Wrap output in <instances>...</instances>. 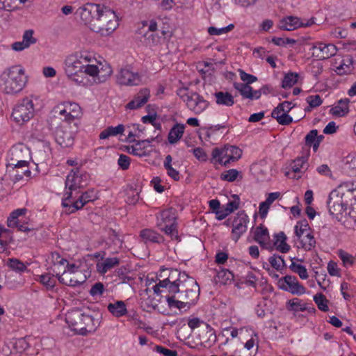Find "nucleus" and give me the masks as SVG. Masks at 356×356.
Instances as JSON below:
<instances>
[{
	"mask_svg": "<svg viewBox=\"0 0 356 356\" xmlns=\"http://www.w3.org/2000/svg\"><path fill=\"white\" fill-rule=\"evenodd\" d=\"M188 325L192 330H194L200 326H204L207 330V333L209 334V341H212L215 342L216 341V334L213 329L207 323L200 320L198 318H193L192 319L188 320Z\"/></svg>",
	"mask_w": 356,
	"mask_h": 356,
	"instance_id": "23",
	"label": "nucleus"
},
{
	"mask_svg": "<svg viewBox=\"0 0 356 356\" xmlns=\"http://www.w3.org/2000/svg\"><path fill=\"white\" fill-rule=\"evenodd\" d=\"M275 241L274 242V245L276 246V250L280 251L282 253L288 252L291 247L286 243L287 237L284 232H280L274 236Z\"/></svg>",
	"mask_w": 356,
	"mask_h": 356,
	"instance_id": "30",
	"label": "nucleus"
},
{
	"mask_svg": "<svg viewBox=\"0 0 356 356\" xmlns=\"http://www.w3.org/2000/svg\"><path fill=\"white\" fill-rule=\"evenodd\" d=\"M102 8H104L103 5L87 3L76 10V15L92 30V24L95 23V20L97 19Z\"/></svg>",
	"mask_w": 356,
	"mask_h": 356,
	"instance_id": "12",
	"label": "nucleus"
},
{
	"mask_svg": "<svg viewBox=\"0 0 356 356\" xmlns=\"http://www.w3.org/2000/svg\"><path fill=\"white\" fill-rule=\"evenodd\" d=\"M185 125L184 124L177 123L169 131L168 136V142L170 144L177 143L183 136L184 133Z\"/></svg>",
	"mask_w": 356,
	"mask_h": 356,
	"instance_id": "26",
	"label": "nucleus"
},
{
	"mask_svg": "<svg viewBox=\"0 0 356 356\" xmlns=\"http://www.w3.org/2000/svg\"><path fill=\"white\" fill-rule=\"evenodd\" d=\"M118 163L121 169L127 170L130 165V158L125 154H120Z\"/></svg>",
	"mask_w": 356,
	"mask_h": 356,
	"instance_id": "63",
	"label": "nucleus"
},
{
	"mask_svg": "<svg viewBox=\"0 0 356 356\" xmlns=\"http://www.w3.org/2000/svg\"><path fill=\"white\" fill-rule=\"evenodd\" d=\"M216 103L218 105L232 106L234 104V97L228 92H216L214 93Z\"/></svg>",
	"mask_w": 356,
	"mask_h": 356,
	"instance_id": "32",
	"label": "nucleus"
},
{
	"mask_svg": "<svg viewBox=\"0 0 356 356\" xmlns=\"http://www.w3.org/2000/svg\"><path fill=\"white\" fill-rule=\"evenodd\" d=\"M27 212L26 208H20L13 211L7 219V226L10 228H17L19 231L28 232L33 231V227H29L26 219L22 220L19 217H24Z\"/></svg>",
	"mask_w": 356,
	"mask_h": 356,
	"instance_id": "14",
	"label": "nucleus"
},
{
	"mask_svg": "<svg viewBox=\"0 0 356 356\" xmlns=\"http://www.w3.org/2000/svg\"><path fill=\"white\" fill-rule=\"evenodd\" d=\"M77 131L78 122L73 124L62 122L55 129V140L63 148L70 147L74 145V137Z\"/></svg>",
	"mask_w": 356,
	"mask_h": 356,
	"instance_id": "7",
	"label": "nucleus"
},
{
	"mask_svg": "<svg viewBox=\"0 0 356 356\" xmlns=\"http://www.w3.org/2000/svg\"><path fill=\"white\" fill-rule=\"evenodd\" d=\"M34 104L30 97H25L15 106L12 113L13 120L19 125L29 122L34 116Z\"/></svg>",
	"mask_w": 356,
	"mask_h": 356,
	"instance_id": "10",
	"label": "nucleus"
},
{
	"mask_svg": "<svg viewBox=\"0 0 356 356\" xmlns=\"http://www.w3.org/2000/svg\"><path fill=\"white\" fill-rule=\"evenodd\" d=\"M107 309L113 316L118 318L123 316L127 313V306L122 300H117L109 303Z\"/></svg>",
	"mask_w": 356,
	"mask_h": 356,
	"instance_id": "25",
	"label": "nucleus"
},
{
	"mask_svg": "<svg viewBox=\"0 0 356 356\" xmlns=\"http://www.w3.org/2000/svg\"><path fill=\"white\" fill-rule=\"evenodd\" d=\"M233 86L237 91L239 92L243 98H250L252 87H251L250 85L235 82L234 83Z\"/></svg>",
	"mask_w": 356,
	"mask_h": 356,
	"instance_id": "44",
	"label": "nucleus"
},
{
	"mask_svg": "<svg viewBox=\"0 0 356 356\" xmlns=\"http://www.w3.org/2000/svg\"><path fill=\"white\" fill-rule=\"evenodd\" d=\"M314 301L317 305L318 308L322 312H327L329 310V307L327 305L328 300L326 299L325 296L321 293H317L314 296Z\"/></svg>",
	"mask_w": 356,
	"mask_h": 356,
	"instance_id": "48",
	"label": "nucleus"
},
{
	"mask_svg": "<svg viewBox=\"0 0 356 356\" xmlns=\"http://www.w3.org/2000/svg\"><path fill=\"white\" fill-rule=\"evenodd\" d=\"M271 116L275 118L277 122L282 125H289L293 122V118L287 113L282 111L281 110L275 108L272 113Z\"/></svg>",
	"mask_w": 356,
	"mask_h": 356,
	"instance_id": "33",
	"label": "nucleus"
},
{
	"mask_svg": "<svg viewBox=\"0 0 356 356\" xmlns=\"http://www.w3.org/2000/svg\"><path fill=\"white\" fill-rule=\"evenodd\" d=\"M112 74V70L110 65H102L101 69L98 68V83L105 82Z\"/></svg>",
	"mask_w": 356,
	"mask_h": 356,
	"instance_id": "50",
	"label": "nucleus"
},
{
	"mask_svg": "<svg viewBox=\"0 0 356 356\" xmlns=\"http://www.w3.org/2000/svg\"><path fill=\"white\" fill-rule=\"evenodd\" d=\"M150 97V91L148 88L141 89L127 105L126 108L134 110L141 108L149 100Z\"/></svg>",
	"mask_w": 356,
	"mask_h": 356,
	"instance_id": "20",
	"label": "nucleus"
},
{
	"mask_svg": "<svg viewBox=\"0 0 356 356\" xmlns=\"http://www.w3.org/2000/svg\"><path fill=\"white\" fill-rule=\"evenodd\" d=\"M65 274H61L59 273L56 274V277L58 278L60 283L69 286H77L81 284H82L86 280V276H83L80 280L74 279V278H67L65 277Z\"/></svg>",
	"mask_w": 356,
	"mask_h": 356,
	"instance_id": "38",
	"label": "nucleus"
},
{
	"mask_svg": "<svg viewBox=\"0 0 356 356\" xmlns=\"http://www.w3.org/2000/svg\"><path fill=\"white\" fill-rule=\"evenodd\" d=\"M64 64V70L67 76H72L75 73L83 74L84 63L79 58L78 54L67 56Z\"/></svg>",
	"mask_w": 356,
	"mask_h": 356,
	"instance_id": "18",
	"label": "nucleus"
},
{
	"mask_svg": "<svg viewBox=\"0 0 356 356\" xmlns=\"http://www.w3.org/2000/svg\"><path fill=\"white\" fill-rule=\"evenodd\" d=\"M270 266L277 270H280L286 267L285 261L282 256L274 254L268 259Z\"/></svg>",
	"mask_w": 356,
	"mask_h": 356,
	"instance_id": "45",
	"label": "nucleus"
},
{
	"mask_svg": "<svg viewBox=\"0 0 356 356\" xmlns=\"http://www.w3.org/2000/svg\"><path fill=\"white\" fill-rule=\"evenodd\" d=\"M177 94L186 103L187 107L196 115L202 113L209 105V102L197 92H188L187 88H179Z\"/></svg>",
	"mask_w": 356,
	"mask_h": 356,
	"instance_id": "8",
	"label": "nucleus"
},
{
	"mask_svg": "<svg viewBox=\"0 0 356 356\" xmlns=\"http://www.w3.org/2000/svg\"><path fill=\"white\" fill-rule=\"evenodd\" d=\"M238 72H239L241 79L243 82H245V83H243L244 84L250 85V84L255 82L256 81H257V76L252 75L250 74L246 73L243 70H241V69L238 70Z\"/></svg>",
	"mask_w": 356,
	"mask_h": 356,
	"instance_id": "59",
	"label": "nucleus"
},
{
	"mask_svg": "<svg viewBox=\"0 0 356 356\" xmlns=\"http://www.w3.org/2000/svg\"><path fill=\"white\" fill-rule=\"evenodd\" d=\"M37 280L45 286L47 290H51L56 286V280L54 278V275L48 273L39 275Z\"/></svg>",
	"mask_w": 356,
	"mask_h": 356,
	"instance_id": "41",
	"label": "nucleus"
},
{
	"mask_svg": "<svg viewBox=\"0 0 356 356\" xmlns=\"http://www.w3.org/2000/svg\"><path fill=\"white\" fill-rule=\"evenodd\" d=\"M238 175V171L236 169H230L223 172L220 175V179L223 181L232 182L235 181Z\"/></svg>",
	"mask_w": 356,
	"mask_h": 356,
	"instance_id": "54",
	"label": "nucleus"
},
{
	"mask_svg": "<svg viewBox=\"0 0 356 356\" xmlns=\"http://www.w3.org/2000/svg\"><path fill=\"white\" fill-rule=\"evenodd\" d=\"M118 26V17L111 8L104 6L97 19L92 24V31L102 36L111 34Z\"/></svg>",
	"mask_w": 356,
	"mask_h": 356,
	"instance_id": "5",
	"label": "nucleus"
},
{
	"mask_svg": "<svg viewBox=\"0 0 356 356\" xmlns=\"http://www.w3.org/2000/svg\"><path fill=\"white\" fill-rule=\"evenodd\" d=\"M312 49L314 50L312 56L318 60H324L334 56L337 53V47L332 44L317 42L313 44Z\"/></svg>",
	"mask_w": 356,
	"mask_h": 356,
	"instance_id": "17",
	"label": "nucleus"
},
{
	"mask_svg": "<svg viewBox=\"0 0 356 356\" xmlns=\"http://www.w3.org/2000/svg\"><path fill=\"white\" fill-rule=\"evenodd\" d=\"M298 77L299 74L296 72H289L286 74L282 81V88H291L298 82Z\"/></svg>",
	"mask_w": 356,
	"mask_h": 356,
	"instance_id": "42",
	"label": "nucleus"
},
{
	"mask_svg": "<svg viewBox=\"0 0 356 356\" xmlns=\"http://www.w3.org/2000/svg\"><path fill=\"white\" fill-rule=\"evenodd\" d=\"M118 81L120 85L137 86L141 82L138 73H134L129 69H122L118 76Z\"/></svg>",
	"mask_w": 356,
	"mask_h": 356,
	"instance_id": "19",
	"label": "nucleus"
},
{
	"mask_svg": "<svg viewBox=\"0 0 356 356\" xmlns=\"http://www.w3.org/2000/svg\"><path fill=\"white\" fill-rule=\"evenodd\" d=\"M296 236L300 238L304 234L311 232V228L307 220H300L297 222L294 227Z\"/></svg>",
	"mask_w": 356,
	"mask_h": 356,
	"instance_id": "40",
	"label": "nucleus"
},
{
	"mask_svg": "<svg viewBox=\"0 0 356 356\" xmlns=\"http://www.w3.org/2000/svg\"><path fill=\"white\" fill-rule=\"evenodd\" d=\"M154 350L163 356H178L177 350H170L162 346L156 345L154 347Z\"/></svg>",
	"mask_w": 356,
	"mask_h": 356,
	"instance_id": "56",
	"label": "nucleus"
},
{
	"mask_svg": "<svg viewBox=\"0 0 356 356\" xmlns=\"http://www.w3.org/2000/svg\"><path fill=\"white\" fill-rule=\"evenodd\" d=\"M136 141L137 140H136L135 139L129 140L130 143L135 142L136 143ZM142 146L143 145L136 146V144L134 146H131V150L129 149V153H131L135 156H138L139 157L145 156L147 155V154L143 149L144 147H143Z\"/></svg>",
	"mask_w": 356,
	"mask_h": 356,
	"instance_id": "60",
	"label": "nucleus"
},
{
	"mask_svg": "<svg viewBox=\"0 0 356 356\" xmlns=\"http://www.w3.org/2000/svg\"><path fill=\"white\" fill-rule=\"evenodd\" d=\"M144 37L150 45L156 44L159 41V37L154 32H147L145 33Z\"/></svg>",
	"mask_w": 356,
	"mask_h": 356,
	"instance_id": "64",
	"label": "nucleus"
},
{
	"mask_svg": "<svg viewBox=\"0 0 356 356\" xmlns=\"http://www.w3.org/2000/svg\"><path fill=\"white\" fill-rule=\"evenodd\" d=\"M257 280V277L255 276V275L252 272L249 271L245 276H244L241 278V282H236L235 285L238 288H240V286H239L240 284H245L247 286L256 287Z\"/></svg>",
	"mask_w": 356,
	"mask_h": 356,
	"instance_id": "47",
	"label": "nucleus"
},
{
	"mask_svg": "<svg viewBox=\"0 0 356 356\" xmlns=\"http://www.w3.org/2000/svg\"><path fill=\"white\" fill-rule=\"evenodd\" d=\"M26 83L24 70L20 65H13L5 70L0 76V90L6 94L18 93Z\"/></svg>",
	"mask_w": 356,
	"mask_h": 356,
	"instance_id": "3",
	"label": "nucleus"
},
{
	"mask_svg": "<svg viewBox=\"0 0 356 356\" xmlns=\"http://www.w3.org/2000/svg\"><path fill=\"white\" fill-rule=\"evenodd\" d=\"M156 225L172 239L179 240L177 231V211L172 207L163 210L156 215Z\"/></svg>",
	"mask_w": 356,
	"mask_h": 356,
	"instance_id": "6",
	"label": "nucleus"
},
{
	"mask_svg": "<svg viewBox=\"0 0 356 356\" xmlns=\"http://www.w3.org/2000/svg\"><path fill=\"white\" fill-rule=\"evenodd\" d=\"M90 177V175L80 168L72 169L66 177V191H72L76 195H79L80 188L88 184Z\"/></svg>",
	"mask_w": 356,
	"mask_h": 356,
	"instance_id": "9",
	"label": "nucleus"
},
{
	"mask_svg": "<svg viewBox=\"0 0 356 356\" xmlns=\"http://www.w3.org/2000/svg\"><path fill=\"white\" fill-rule=\"evenodd\" d=\"M97 198V193L93 189L85 192L80 191V193L76 196L74 193H72V191H65L62 200V206L65 208L64 212L66 214H72L81 209L87 203L93 202Z\"/></svg>",
	"mask_w": 356,
	"mask_h": 356,
	"instance_id": "4",
	"label": "nucleus"
},
{
	"mask_svg": "<svg viewBox=\"0 0 356 356\" xmlns=\"http://www.w3.org/2000/svg\"><path fill=\"white\" fill-rule=\"evenodd\" d=\"M269 239L268 229L262 225L258 226L254 231V240L259 243L263 248L272 249Z\"/></svg>",
	"mask_w": 356,
	"mask_h": 356,
	"instance_id": "21",
	"label": "nucleus"
},
{
	"mask_svg": "<svg viewBox=\"0 0 356 356\" xmlns=\"http://www.w3.org/2000/svg\"><path fill=\"white\" fill-rule=\"evenodd\" d=\"M308 156H302L296 159L291 163V168L294 172H300L302 169H307Z\"/></svg>",
	"mask_w": 356,
	"mask_h": 356,
	"instance_id": "43",
	"label": "nucleus"
},
{
	"mask_svg": "<svg viewBox=\"0 0 356 356\" xmlns=\"http://www.w3.org/2000/svg\"><path fill=\"white\" fill-rule=\"evenodd\" d=\"M83 74H88L95 78V81H98V67L93 64L83 65Z\"/></svg>",
	"mask_w": 356,
	"mask_h": 356,
	"instance_id": "53",
	"label": "nucleus"
},
{
	"mask_svg": "<svg viewBox=\"0 0 356 356\" xmlns=\"http://www.w3.org/2000/svg\"><path fill=\"white\" fill-rule=\"evenodd\" d=\"M54 112L60 116V119H63V122H68L70 124H73L74 122L72 120L68 119V112L65 103L55 107Z\"/></svg>",
	"mask_w": 356,
	"mask_h": 356,
	"instance_id": "49",
	"label": "nucleus"
},
{
	"mask_svg": "<svg viewBox=\"0 0 356 356\" xmlns=\"http://www.w3.org/2000/svg\"><path fill=\"white\" fill-rule=\"evenodd\" d=\"M66 323L72 331L83 336L94 332L100 325L98 314L93 316L79 309L69 311L65 316Z\"/></svg>",
	"mask_w": 356,
	"mask_h": 356,
	"instance_id": "2",
	"label": "nucleus"
},
{
	"mask_svg": "<svg viewBox=\"0 0 356 356\" xmlns=\"http://www.w3.org/2000/svg\"><path fill=\"white\" fill-rule=\"evenodd\" d=\"M302 25V22L296 17L289 16L287 17L280 22V28L285 31L295 30Z\"/></svg>",
	"mask_w": 356,
	"mask_h": 356,
	"instance_id": "29",
	"label": "nucleus"
},
{
	"mask_svg": "<svg viewBox=\"0 0 356 356\" xmlns=\"http://www.w3.org/2000/svg\"><path fill=\"white\" fill-rule=\"evenodd\" d=\"M140 237L145 244L161 243L164 241L162 235L152 229H143L140 232Z\"/></svg>",
	"mask_w": 356,
	"mask_h": 356,
	"instance_id": "22",
	"label": "nucleus"
},
{
	"mask_svg": "<svg viewBox=\"0 0 356 356\" xmlns=\"http://www.w3.org/2000/svg\"><path fill=\"white\" fill-rule=\"evenodd\" d=\"M33 30L29 29L24 31L22 37V41L29 47L31 44L36 43L37 40L35 38L33 35Z\"/></svg>",
	"mask_w": 356,
	"mask_h": 356,
	"instance_id": "57",
	"label": "nucleus"
},
{
	"mask_svg": "<svg viewBox=\"0 0 356 356\" xmlns=\"http://www.w3.org/2000/svg\"><path fill=\"white\" fill-rule=\"evenodd\" d=\"M300 243V246L305 251H310L313 250L316 244V239L312 232L304 234L300 238H298Z\"/></svg>",
	"mask_w": 356,
	"mask_h": 356,
	"instance_id": "34",
	"label": "nucleus"
},
{
	"mask_svg": "<svg viewBox=\"0 0 356 356\" xmlns=\"http://www.w3.org/2000/svg\"><path fill=\"white\" fill-rule=\"evenodd\" d=\"M317 134L318 130L312 129L305 136V145L308 147H312V143H316L317 139Z\"/></svg>",
	"mask_w": 356,
	"mask_h": 356,
	"instance_id": "62",
	"label": "nucleus"
},
{
	"mask_svg": "<svg viewBox=\"0 0 356 356\" xmlns=\"http://www.w3.org/2000/svg\"><path fill=\"white\" fill-rule=\"evenodd\" d=\"M234 276L232 272L227 269L221 268L217 272L216 281L220 284L226 285L232 283Z\"/></svg>",
	"mask_w": 356,
	"mask_h": 356,
	"instance_id": "35",
	"label": "nucleus"
},
{
	"mask_svg": "<svg viewBox=\"0 0 356 356\" xmlns=\"http://www.w3.org/2000/svg\"><path fill=\"white\" fill-rule=\"evenodd\" d=\"M65 106L68 112V119L72 120L74 122H77L81 115V107L79 104L74 102H65Z\"/></svg>",
	"mask_w": 356,
	"mask_h": 356,
	"instance_id": "37",
	"label": "nucleus"
},
{
	"mask_svg": "<svg viewBox=\"0 0 356 356\" xmlns=\"http://www.w3.org/2000/svg\"><path fill=\"white\" fill-rule=\"evenodd\" d=\"M249 218L244 211H239L232 219V238L236 242L248 229Z\"/></svg>",
	"mask_w": 356,
	"mask_h": 356,
	"instance_id": "15",
	"label": "nucleus"
},
{
	"mask_svg": "<svg viewBox=\"0 0 356 356\" xmlns=\"http://www.w3.org/2000/svg\"><path fill=\"white\" fill-rule=\"evenodd\" d=\"M338 256L346 267L353 266L355 261V259L352 254L342 250H339Z\"/></svg>",
	"mask_w": 356,
	"mask_h": 356,
	"instance_id": "51",
	"label": "nucleus"
},
{
	"mask_svg": "<svg viewBox=\"0 0 356 356\" xmlns=\"http://www.w3.org/2000/svg\"><path fill=\"white\" fill-rule=\"evenodd\" d=\"M306 101L309 104V108L305 109L306 111H309L311 108L319 106L323 102L319 95L308 96Z\"/></svg>",
	"mask_w": 356,
	"mask_h": 356,
	"instance_id": "52",
	"label": "nucleus"
},
{
	"mask_svg": "<svg viewBox=\"0 0 356 356\" xmlns=\"http://www.w3.org/2000/svg\"><path fill=\"white\" fill-rule=\"evenodd\" d=\"M124 131L123 124H118L117 127H108L104 129L99 134L100 139H107L110 136H115L118 134H122Z\"/></svg>",
	"mask_w": 356,
	"mask_h": 356,
	"instance_id": "36",
	"label": "nucleus"
},
{
	"mask_svg": "<svg viewBox=\"0 0 356 356\" xmlns=\"http://www.w3.org/2000/svg\"><path fill=\"white\" fill-rule=\"evenodd\" d=\"M6 265L10 269L17 273H23L27 270L26 266L22 261L15 258L8 259Z\"/></svg>",
	"mask_w": 356,
	"mask_h": 356,
	"instance_id": "39",
	"label": "nucleus"
},
{
	"mask_svg": "<svg viewBox=\"0 0 356 356\" xmlns=\"http://www.w3.org/2000/svg\"><path fill=\"white\" fill-rule=\"evenodd\" d=\"M241 155L242 150L234 145H225L222 148L216 147L212 150V158L225 167L238 161Z\"/></svg>",
	"mask_w": 356,
	"mask_h": 356,
	"instance_id": "11",
	"label": "nucleus"
},
{
	"mask_svg": "<svg viewBox=\"0 0 356 356\" xmlns=\"http://www.w3.org/2000/svg\"><path fill=\"white\" fill-rule=\"evenodd\" d=\"M291 264L289 266L290 270L292 272L297 273L302 280H307L309 277L307 268L305 266L296 263V261L302 262L303 260L297 257H291Z\"/></svg>",
	"mask_w": 356,
	"mask_h": 356,
	"instance_id": "31",
	"label": "nucleus"
},
{
	"mask_svg": "<svg viewBox=\"0 0 356 356\" xmlns=\"http://www.w3.org/2000/svg\"><path fill=\"white\" fill-rule=\"evenodd\" d=\"M232 197L234 200L228 202L225 207L229 213L238 209L240 204V198L238 195H232Z\"/></svg>",
	"mask_w": 356,
	"mask_h": 356,
	"instance_id": "58",
	"label": "nucleus"
},
{
	"mask_svg": "<svg viewBox=\"0 0 356 356\" xmlns=\"http://www.w3.org/2000/svg\"><path fill=\"white\" fill-rule=\"evenodd\" d=\"M120 259L118 257L106 258L102 262H98L96 265L97 270L102 275H104L108 270L118 266Z\"/></svg>",
	"mask_w": 356,
	"mask_h": 356,
	"instance_id": "27",
	"label": "nucleus"
},
{
	"mask_svg": "<svg viewBox=\"0 0 356 356\" xmlns=\"http://www.w3.org/2000/svg\"><path fill=\"white\" fill-rule=\"evenodd\" d=\"M278 285L281 289L293 295L300 296L306 291V289L298 281L296 277L292 275H287L280 278Z\"/></svg>",
	"mask_w": 356,
	"mask_h": 356,
	"instance_id": "16",
	"label": "nucleus"
},
{
	"mask_svg": "<svg viewBox=\"0 0 356 356\" xmlns=\"http://www.w3.org/2000/svg\"><path fill=\"white\" fill-rule=\"evenodd\" d=\"M335 192L331 191L327 201V207L331 216L338 218L343 213L346 214L347 207L350 201L343 198Z\"/></svg>",
	"mask_w": 356,
	"mask_h": 356,
	"instance_id": "13",
	"label": "nucleus"
},
{
	"mask_svg": "<svg viewBox=\"0 0 356 356\" xmlns=\"http://www.w3.org/2000/svg\"><path fill=\"white\" fill-rule=\"evenodd\" d=\"M161 280L169 293L165 298L170 309L186 311L198 300L200 286L196 280L185 272L169 268L167 277Z\"/></svg>",
	"mask_w": 356,
	"mask_h": 356,
	"instance_id": "1",
	"label": "nucleus"
},
{
	"mask_svg": "<svg viewBox=\"0 0 356 356\" xmlns=\"http://www.w3.org/2000/svg\"><path fill=\"white\" fill-rule=\"evenodd\" d=\"M13 347L17 353H22L29 347V344L25 338H19L15 341Z\"/></svg>",
	"mask_w": 356,
	"mask_h": 356,
	"instance_id": "55",
	"label": "nucleus"
},
{
	"mask_svg": "<svg viewBox=\"0 0 356 356\" xmlns=\"http://www.w3.org/2000/svg\"><path fill=\"white\" fill-rule=\"evenodd\" d=\"M349 103L350 99L348 98L340 99L337 104L330 109V113L334 116H344L349 112Z\"/></svg>",
	"mask_w": 356,
	"mask_h": 356,
	"instance_id": "28",
	"label": "nucleus"
},
{
	"mask_svg": "<svg viewBox=\"0 0 356 356\" xmlns=\"http://www.w3.org/2000/svg\"><path fill=\"white\" fill-rule=\"evenodd\" d=\"M286 309L289 311L304 312L307 309V307L305 304L301 303V300L298 298H293L287 302Z\"/></svg>",
	"mask_w": 356,
	"mask_h": 356,
	"instance_id": "46",
	"label": "nucleus"
},
{
	"mask_svg": "<svg viewBox=\"0 0 356 356\" xmlns=\"http://www.w3.org/2000/svg\"><path fill=\"white\" fill-rule=\"evenodd\" d=\"M104 291V286L102 282H97L93 284L90 290L92 296H101Z\"/></svg>",
	"mask_w": 356,
	"mask_h": 356,
	"instance_id": "61",
	"label": "nucleus"
},
{
	"mask_svg": "<svg viewBox=\"0 0 356 356\" xmlns=\"http://www.w3.org/2000/svg\"><path fill=\"white\" fill-rule=\"evenodd\" d=\"M354 191L355 188L353 184L350 182H343L339 184L337 188L332 190V191L335 192L336 193H339V195L350 202L353 198Z\"/></svg>",
	"mask_w": 356,
	"mask_h": 356,
	"instance_id": "24",
	"label": "nucleus"
}]
</instances>
